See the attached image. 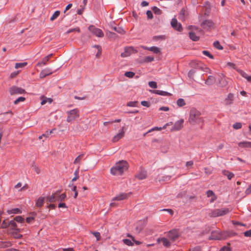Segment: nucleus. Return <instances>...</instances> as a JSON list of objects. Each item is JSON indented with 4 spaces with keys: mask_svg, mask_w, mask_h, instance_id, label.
Returning <instances> with one entry per match:
<instances>
[{
    "mask_svg": "<svg viewBox=\"0 0 251 251\" xmlns=\"http://www.w3.org/2000/svg\"><path fill=\"white\" fill-rule=\"evenodd\" d=\"M201 112L195 108H192L190 110L188 121L190 125H199L203 123L204 120L201 117Z\"/></svg>",
    "mask_w": 251,
    "mask_h": 251,
    "instance_id": "nucleus-1",
    "label": "nucleus"
},
{
    "mask_svg": "<svg viewBox=\"0 0 251 251\" xmlns=\"http://www.w3.org/2000/svg\"><path fill=\"white\" fill-rule=\"evenodd\" d=\"M128 168L127 162L126 161L122 160L116 163L115 166L111 168L110 172L113 175H121L127 170Z\"/></svg>",
    "mask_w": 251,
    "mask_h": 251,
    "instance_id": "nucleus-2",
    "label": "nucleus"
},
{
    "mask_svg": "<svg viewBox=\"0 0 251 251\" xmlns=\"http://www.w3.org/2000/svg\"><path fill=\"white\" fill-rule=\"evenodd\" d=\"M190 29L192 30L189 32L190 38L194 41H198L200 39V36L203 33L202 30L198 27L193 26H191Z\"/></svg>",
    "mask_w": 251,
    "mask_h": 251,
    "instance_id": "nucleus-3",
    "label": "nucleus"
},
{
    "mask_svg": "<svg viewBox=\"0 0 251 251\" xmlns=\"http://www.w3.org/2000/svg\"><path fill=\"white\" fill-rule=\"evenodd\" d=\"M230 211V210L227 208L216 209L211 211L209 213V216L211 217L222 216L228 214Z\"/></svg>",
    "mask_w": 251,
    "mask_h": 251,
    "instance_id": "nucleus-4",
    "label": "nucleus"
},
{
    "mask_svg": "<svg viewBox=\"0 0 251 251\" xmlns=\"http://www.w3.org/2000/svg\"><path fill=\"white\" fill-rule=\"evenodd\" d=\"M68 115L67 121L69 123L71 122L79 117V110L75 108L66 112Z\"/></svg>",
    "mask_w": 251,
    "mask_h": 251,
    "instance_id": "nucleus-5",
    "label": "nucleus"
},
{
    "mask_svg": "<svg viewBox=\"0 0 251 251\" xmlns=\"http://www.w3.org/2000/svg\"><path fill=\"white\" fill-rule=\"evenodd\" d=\"M89 30L93 34L98 37H102L104 34L102 31L98 28H97L94 25H90L88 27Z\"/></svg>",
    "mask_w": 251,
    "mask_h": 251,
    "instance_id": "nucleus-6",
    "label": "nucleus"
},
{
    "mask_svg": "<svg viewBox=\"0 0 251 251\" xmlns=\"http://www.w3.org/2000/svg\"><path fill=\"white\" fill-rule=\"evenodd\" d=\"M184 120L181 119L176 122L171 129V132L179 131L183 127Z\"/></svg>",
    "mask_w": 251,
    "mask_h": 251,
    "instance_id": "nucleus-7",
    "label": "nucleus"
},
{
    "mask_svg": "<svg viewBox=\"0 0 251 251\" xmlns=\"http://www.w3.org/2000/svg\"><path fill=\"white\" fill-rule=\"evenodd\" d=\"M9 92L11 95L22 94L25 93L24 89L16 86H13L9 89Z\"/></svg>",
    "mask_w": 251,
    "mask_h": 251,
    "instance_id": "nucleus-8",
    "label": "nucleus"
},
{
    "mask_svg": "<svg viewBox=\"0 0 251 251\" xmlns=\"http://www.w3.org/2000/svg\"><path fill=\"white\" fill-rule=\"evenodd\" d=\"M136 52H137V50L132 47H126L125 49V51L121 54V56L122 57H126L130 56L132 53Z\"/></svg>",
    "mask_w": 251,
    "mask_h": 251,
    "instance_id": "nucleus-9",
    "label": "nucleus"
},
{
    "mask_svg": "<svg viewBox=\"0 0 251 251\" xmlns=\"http://www.w3.org/2000/svg\"><path fill=\"white\" fill-rule=\"evenodd\" d=\"M219 75L220 77L219 80V86L221 87H226L228 83V78L226 77L223 74H220Z\"/></svg>",
    "mask_w": 251,
    "mask_h": 251,
    "instance_id": "nucleus-10",
    "label": "nucleus"
},
{
    "mask_svg": "<svg viewBox=\"0 0 251 251\" xmlns=\"http://www.w3.org/2000/svg\"><path fill=\"white\" fill-rule=\"evenodd\" d=\"M171 24L175 29L178 31H181L182 30L181 25L177 22L176 19L173 18L171 21Z\"/></svg>",
    "mask_w": 251,
    "mask_h": 251,
    "instance_id": "nucleus-11",
    "label": "nucleus"
},
{
    "mask_svg": "<svg viewBox=\"0 0 251 251\" xmlns=\"http://www.w3.org/2000/svg\"><path fill=\"white\" fill-rule=\"evenodd\" d=\"M201 27L206 30H210L214 26L213 23L210 20H205L201 24Z\"/></svg>",
    "mask_w": 251,
    "mask_h": 251,
    "instance_id": "nucleus-12",
    "label": "nucleus"
},
{
    "mask_svg": "<svg viewBox=\"0 0 251 251\" xmlns=\"http://www.w3.org/2000/svg\"><path fill=\"white\" fill-rule=\"evenodd\" d=\"M168 237L172 240L175 241L177 239L179 236L177 230L173 229L170 231L167 234Z\"/></svg>",
    "mask_w": 251,
    "mask_h": 251,
    "instance_id": "nucleus-13",
    "label": "nucleus"
},
{
    "mask_svg": "<svg viewBox=\"0 0 251 251\" xmlns=\"http://www.w3.org/2000/svg\"><path fill=\"white\" fill-rule=\"evenodd\" d=\"M61 191H57L55 193L52 194L51 196L47 198V201L49 202H54L57 201V197L60 194Z\"/></svg>",
    "mask_w": 251,
    "mask_h": 251,
    "instance_id": "nucleus-14",
    "label": "nucleus"
},
{
    "mask_svg": "<svg viewBox=\"0 0 251 251\" xmlns=\"http://www.w3.org/2000/svg\"><path fill=\"white\" fill-rule=\"evenodd\" d=\"M131 195V193H121L113 198L112 201H122L127 199Z\"/></svg>",
    "mask_w": 251,
    "mask_h": 251,
    "instance_id": "nucleus-15",
    "label": "nucleus"
},
{
    "mask_svg": "<svg viewBox=\"0 0 251 251\" xmlns=\"http://www.w3.org/2000/svg\"><path fill=\"white\" fill-rule=\"evenodd\" d=\"M222 235L219 231H214L211 232L210 237L211 239L220 240L222 239Z\"/></svg>",
    "mask_w": 251,
    "mask_h": 251,
    "instance_id": "nucleus-16",
    "label": "nucleus"
},
{
    "mask_svg": "<svg viewBox=\"0 0 251 251\" xmlns=\"http://www.w3.org/2000/svg\"><path fill=\"white\" fill-rule=\"evenodd\" d=\"M150 91L152 93H154V94H157V95H161V96H172V94L171 93H168L167 92L161 91V90H151Z\"/></svg>",
    "mask_w": 251,
    "mask_h": 251,
    "instance_id": "nucleus-17",
    "label": "nucleus"
},
{
    "mask_svg": "<svg viewBox=\"0 0 251 251\" xmlns=\"http://www.w3.org/2000/svg\"><path fill=\"white\" fill-rule=\"evenodd\" d=\"M125 132L123 130V128L120 131L119 133H118L116 135H115L112 139V141L113 142H116L119 140L123 138L124 136Z\"/></svg>",
    "mask_w": 251,
    "mask_h": 251,
    "instance_id": "nucleus-18",
    "label": "nucleus"
},
{
    "mask_svg": "<svg viewBox=\"0 0 251 251\" xmlns=\"http://www.w3.org/2000/svg\"><path fill=\"white\" fill-rule=\"evenodd\" d=\"M157 241L159 243L162 242L163 245L166 247H169L171 245V243L169 241L164 237L158 238Z\"/></svg>",
    "mask_w": 251,
    "mask_h": 251,
    "instance_id": "nucleus-19",
    "label": "nucleus"
},
{
    "mask_svg": "<svg viewBox=\"0 0 251 251\" xmlns=\"http://www.w3.org/2000/svg\"><path fill=\"white\" fill-rule=\"evenodd\" d=\"M136 177L140 180L145 179L147 177V172L142 170L136 175Z\"/></svg>",
    "mask_w": 251,
    "mask_h": 251,
    "instance_id": "nucleus-20",
    "label": "nucleus"
},
{
    "mask_svg": "<svg viewBox=\"0 0 251 251\" xmlns=\"http://www.w3.org/2000/svg\"><path fill=\"white\" fill-rule=\"evenodd\" d=\"M207 197H211L210 202H212L215 201L217 197L214 193L212 190H208L206 192Z\"/></svg>",
    "mask_w": 251,
    "mask_h": 251,
    "instance_id": "nucleus-21",
    "label": "nucleus"
},
{
    "mask_svg": "<svg viewBox=\"0 0 251 251\" xmlns=\"http://www.w3.org/2000/svg\"><path fill=\"white\" fill-rule=\"evenodd\" d=\"M237 71L240 73V74L245 79L247 80L248 82H251V76L248 75L246 73L241 70H237Z\"/></svg>",
    "mask_w": 251,
    "mask_h": 251,
    "instance_id": "nucleus-22",
    "label": "nucleus"
},
{
    "mask_svg": "<svg viewBox=\"0 0 251 251\" xmlns=\"http://www.w3.org/2000/svg\"><path fill=\"white\" fill-rule=\"evenodd\" d=\"M238 146L242 148H251V142H242L238 143Z\"/></svg>",
    "mask_w": 251,
    "mask_h": 251,
    "instance_id": "nucleus-23",
    "label": "nucleus"
},
{
    "mask_svg": "<svg viewBox=\"0 0 251 251\" xmlns=\"http://www.w3.org/2000/svg\"><path fill=\"white\" fill-rule=\"evenodd\" d=\"M233 99V95L229 93L228 94L227 98L225 100V102L226 104H230L232 102Z\"/></svg>",
    "mask_w": 251,
    "mask_h": 251,
    "instance_id": "nucleus-24",
    "label": "nucleus"
},
{
    "mask_svg": "<svg viewBox=\"0 0 251 251\" xmlns=\"http://www.w3.org/2000/svg\"><path fill=\"white\" fill-rule=\"evenodd\" d=\"M222 173L224 176H226L229 180H230L234 176L232 173L226 170H223Z\"/></svg>",
    "mask_w": 251,
    "mask_h": 251,
    "instance_id": "nucleus-25",
    "label": "nucleus"
},
{
    "mask_svg": "<svg viewBox=\"0 0 251 251\" xmlns=\"http://www.w3.org/2000/svg\"><path fill=\"white\" fill-rule=\"evenodd\" d=\"M215 81V79L214 77L209 75L208 76L207 79L206 80L205 83L207 85H212Z\"/></svg>",
    "mask_w": 251,
    "mask_h": 251,
    "instance_id": "nucleus-26",
    "label": "nucleus"
},
{
    "mask_svg": "<svg viewBox=\"0 0 251 251\" xmlns=\"http://www.w3.org/2000/svg\"><path fill=\"white\" fill-rule=\"evenodd\" d=\"M44 202V198L40 197L36 201V205L37 207H41Z\"/></svg>",
    "mask_w": 251,
    "mask_h": 251,
    "instance_id": "nucleus-27",
    "label": "nucleus"
},
{
    "mask_svg": "<svg viewBox=\"0 0 251 251\" xmlns=\"http://www.w3.org/2000/svg\"><path fill=\"white\" fill-rule=\"evenodd\" d=\"M9 226H11V228L14 230L19 231V229L17 228V224L14 221H11L8 223Z\"/></svg>",
    "mask_w": 251,
    "mask_h": 251,
    "instance_id": "nucleus-28",
    "label": "nucleus"
},
{
    "mask_svg": "<svg viewBox=\"0 0 251 251\" xmlns=\"http://www.w3.org/2000/svg\"><path fill=\"white\" fill-rule=\"evenodd\" d=\"M177 105L179 107H182L186 105V102L183 99L180 98L177 100L176 101Z\"/></svg>",
    "mask_w": 251,
    "mask_h": 251,
    "instance_id": "nucleus-29",
    "label": "nucleus"
},
{
    "mask_svg": "<svg viewBox=\"0 0 251 251\" xmlns=\"http://www.w3.org/2000/svg\"><path fill=\"white\" fill-rule=\"evenodd\" d=\"M150 51L154 53H158L160 52V49L157 47L153 46L150 48Z\"/></svg>",
    "mask_w": 251,
    "mask_h": 251,
    "instance_id": "nucleus-30",
    "label": "nucleus"
},
{
    "mask_svg": "<svg viewBox=\"0 0 251 251\" xmlns=\"http://www.w3.org/2000/svg\"><path fill=\"white\" fill-rule=\"evenodd\" d=\"M7 213L9 214H18V213H21V211L19 208H14V209H11V210H8L7 211Z\"/></svg>",
    "mask_w": 251,
    "mask_h": 251,
    "instance_id": "nucleus-31",
    "label": "nucleus"
},
{
    "mask_svg": "<svg viewBox=\"0 0 251 251\" xmlns=\"http://www.w3.org/2000/svg\"><path fill=\"white\" fill-rule=\"evenodd\" d=\"M60 11H56L50 18L51 21H53L60 15Z\"/></svg>",
    "mask_w": 251,
    "mask_h": 251,
    "instance_id": "nucleus-32",
    "label": "nucleus"
},
{
    "mask_svg": "<svg viewBox=\"0 0 251 251\" xmlns=\"http://www.w3.org/2000/svg\"><path fill=\"white\" fill-rule=\"evenodd\" d=\"M49 60V59L48 58V57L46 56L44 58H43L41 62L38 63L37 65L39 66H41L42 65H45L46 64Z\"/></svg>",
    "mask_w": 251,
    "mask_h": 251,
    "instance_id": "nucleus-33",
    "label": "nucleus"
},
{
    "mask_svg": "<svg viewBox=\"0 0 251 251\" xmlns=\"http://www.w3.org/2000/svg\"><path fill=\"white\" fill-rule=\"evenodd\" d=\"M84 156L83 154H81L79 155L75 160L74 163V164H79Z\"/></svg>",
    "mask_w": 251,
    "mask_h": 251,
    "instance_id": "nucleus-34",
    "label": "nucleus"
},
{
    "mask_svg": "<svg viewBox=\"0 0 251 251\" xmlns=\"http://www.w3.org/2000/svg\"><path fill=\"white\" fill-rule=\"evenodd\" d=\"M79 166H78L77 169L75 171L74 173L75 177L72 179V181H76L79 177L78 173H79Z\"/></svg>",
    "mask_w": 251,
    "mask_h": 251,
    "instance_id": "nucleus-35",
    "label": "nucleus"
},
{
    "mask_svg": "<svg viewBox=\"0 0 251 251\" xmlns=\"http://www.w3.org/2000/svg\"><path fill=\"white\" fill-rule=\"evenodd\" d=\"M27 64V62H23V63H16L15 64V68L16 69H18V68H23L24 67H25V66H26Z\"/></svg>",
    "mask_w": 251,
    "mask_h": 251,
    "instance_id": "nucleus-36",
    "label": "nucleus"
},
{
    "mask_svg": "<svg viewBox=\"0 0 251 251\" xmlns=\"http://www.w3.org/2000/svg\"><path fill=\"white\" fill-rule=\"evenodd\" d=\"M94 47L97 48V49H98V51L96 54V57L98 58H99L101 53V51H102L101 48L100 46L99 45H95L94 46Z\"/></svg>",
    "mask_w": 251,
    "mask_h": 251,
    "instance_id": "nucleus-37",
    "label": "nucleus"
},
{
    "mask_svg": "<svg viewBox=\"0 0 251 251\" xmlns=\"http://www.w3.org/2000/svg\"><path fill=\"white\" fill-rule=\"evenodd\" d=\"M186 11L184 9H182L179 15V18L182 20H184L185 18Z\"/></svg>",
    "mask_w": 251,
    "mask_h": 251,
    "instance_id": "nucleus-38",
    "label": "nucleus"
},
{
    "mask_svg": "<svg viewBox=\"0 0 251 251\" xmlns=\"http://www.w3.org/2000/svg\"><path fill=\"white\" fill-rule=\"evenodd\" d=\"M113 29H114L115 31L121 34H124L125 33V31L121 27H113Z\"/></svg>",
    "mask_w": 251,
    "mask_h": 251,
    "instance_id": "nucleus-39",
    "label": "nucleus"
},
{
    "mask_svg": "<svg viewBox=\"0 0 251 251\" xmlns=\"http://www.w3.org/2000/svg\"><path fill=\"white\" fill-rule=\"evenodd\" d=\"M66 198V195L65 193L62 194L60 195H58L57 197V201H64Z\"/></svg>",
    "mask_w": 251,
    "mask_h": 251,
    "instance_id": "nucleus-40",
    "label": "nucleus"
},
{
    "mask_svg": "<svg viewBox=\"0 0 251 251\" xmlns=\"http://www.w3.org/2000/svg\"><path fill=\"white\" fill-rule=\"evenodd\" d=\"M153 60H154V57H152V56H146L144 59V61L145 62H150L153 61Z\"/></svg>",
    "mask_w": 251,
    "mask_h": 251,
    "instance_id": "nucleus-41",
    "label": "nucleus"
},
{
    "mask_svg": "<svg viewBox=\"0 0 251 251\" xmlns=\"http://www.w3.org/2000/svg\"><path fill=\"white\" fill-rule=\"evenodd\" d=\"M135 75V73L132 72H126L125 74V75L129 78H132Z\"/></svg>",
    "mask_w": 251,
    "mask_h": 251,
    "instance_id": "nucleus-42",
    "label": "nucleus"
},
{
    "mask_svg": "<svg viewBox=\"0 0 251 251\" xmlns=\"http://www.w3.org/2000/svg\"><path fill=\"white\" fill-rule=\"evenodd\" d=\"M25 98L24 97H19V98H18L17 99H16L14 102V103L15 104H17L18 103H19L20 102H23V101H24L25 100Z\"/></svg>",
    "mask_w": 251,
    "mask_h": 251,
    "instance_id": "nucleus-43",
    "label": "nucleus"
},
{
    "mask_svg": "<svg viewBox=\"0 0 251 251\" xmlns=\"http://www.w3.org/2000/svg\"><path fill=\"white\" fill-rule=\"evenodd\" d=\"M152 10L155 14L160 15L162 13L161 10L155 6L152 8Z\"/></svg>",
    "mask_w": 251,
    "mask_h": 251,
    "instance_id": "nucleus-44",
    "label": "nucleus"
},
{
    "mask_svg": "<svg viewBox=\"0 0 251 251\" xmlns=\"http://www.w3.org/2000/svg\"><path fill=\"white\" fill-rule=\"evenodd\" d=\"M214 46L217 49L222 50L223 47L220 45L219 41H216L213 44Z\"/></svg>",
    "mask_w": 251,
    "mask_h": 251,
    "instance_id": "nucleus-45",
    "label": "nucleus"
},
{
    "mask_svg": "<svg viewBox=\"0 0 251 251\" xmlns=\"http://www.w3.org/2000/svg\"><path fill=\"white\" fill-rule=\"evenodd\" d=\"M124 244H126L128 246H133V243L131 242V241L128 239H125L123 240Z\"/></svg>",
    "mask_w": 251,
    "mask_h": 251,
    "instance_id": "nucleus-46",
    "label": "nucleus"
},
{
    "mask_svg": "<svg viewBox=\"0 0 251 251\" xmlns=\"http://www.w3.org/2000/svg\"><path fill=\"white\" fill-rule=\"evenodd\" d=\"M149 85L152 88H156L157 87V83L155 81H150L149 82Z\"/></svg>",
    "mask_w": 251,
    "mask_h": 251,
    "instance_id": "nucleus-47",
    "label": "nucleus"
},
{
    "mask_svg": "<svg viewBox=\"0 0 251 251\" xmlns=\"http://www.w3.org/2000/svg\"><path fill=\"white\" fill-rule=\"evenodd\" d=\"M80 28L79 27H76V28H71V29H70L69 30H68L67 31V33L69 34V33H70L72 32H74V31H77L78 32H80Z\"/></svg>",
    "mask_w": 251,
    "mask_h": 251,
    "instance_id": "nucleus-48",
    "label": "nucleus"
},
{
    "mask_svg": "<svg viewBox=\"0 0 251 251\" xmlns=\"http://www.w3.org/2000/svg\"><path fill=\"white\" fill-rule=\"evenodd\" d=\"M45 72H46V70H44L40 73V78H44L46 76L51 74V73H45Z\"/></svg>",
    "mask_w": 251,
    "mask_h": 251,
    "instance_id": "nucleus-49",
    "label": "nucleus"
},
{
    "mask_svg": "<svg viewBox=\"0 0 251 251\" xmlns=\"http://www.w3.org/2000/svg\"><path fill=\"white\" fill-rule=\"evenodd\" d=\"M15 231L13 232V236L15 238H21L22 237L21 234L18 233L20 232V230L19 231L15 230Z\"/></svg>",
    "mask_w": 251,
    "mask_h": 251,
    "instance_id": "nucleus-50",
    "label": "nucleus"
},
{
    "mask_svg": "<svg viewBox=\"0 0 251 251\" xmlns=\"http://www.w3.org/2000/svg\"><path fill=\"white\" fill-rule=\"evenodd\" d=\"M202 53H203V54H204L206 56H208L211 59H213L214 58V56L212 54H211L210 53V52L209 51H208L203 50L202 51Z\"/></svg>",
    "mask_w": 251,
    "mask_h": 251,
    "instance_id": "nucleus-51",
    "label": "nucleus"
},
{
    "mask_svg": "<svg viewBox=\"0 0 251 251\" xmlns=\"http://www.w3.org/2000/svg\"><path fill=\"white\" fill-rule=\"evenodd\" d=\"M241 127L242 124L240 123H236L233 125V127L236 129H240Z\"/></svg>",
    "mask_w": 251,
    "mask_h": 251,
    "instance_id": "nucleus-52",
    "label": "nucleus"
},
{
    "mask_svg": "<svg viewBox=\"0 0 251 251\" xmlns=\"http://www.w3.org/2000/svg\"><path fill=\"white\" fill-rule=\"evenodd\" d=\"M137 101H130L127 103V106L130 107H135L136 106Z\"/></svg>",
    "mask_w": 251,
    "mask_h": 251,
    "instance_id": "nucleus-53",
    "label": "nucleus"
},
{
    "mask_svg": "<svg viewBox=\"0 0 251 251\" xmlns=\"http://www.w3.org/2000/svg\"><path fill=\"white\" fill-rule=\"evenodd\" d=\"M146 14H147V17H148V19H152V18H153V15H152V12L150 10H148L146 12Z\"/></svg>",
    "mask_w": 251,
    "mask_h": 251,
    "instance_id": "nucleus-54",
    "label": "nucleus"
},
{
    "mask_svg": "<svg viewBox=\"0 0 251 251\" xmlns=\"http://www.w3.org/2000/svg\"><path fill=\"white\" fill-rule=\"evenodd\" d=\"M15 220L17 222L22 223L24 221V218L21 216H18L15 217Z\"/></svg>",
    "mask_w": 251,
    "mask_h": 251,
    "instance_id": "nucleus-55",
    "label": "nucleus"
},
{
    "mask_svg": "<svg viewBox=\"0 0 251 251\" xmlns=\"http://www.w3.org/2000/svg\"><path fill=\"white\" fill-rule=\"evenodd\" d=\"M127 236L131 238L132 239V240L135 242V244L137 245H140L141 244V242H140V241H136L134 237L131 235H129V234H128L127 235Z\"/></svg>",
    "mask_w": 251,
    "mask_h": 251,
    "instance_id": "nucleus-56",
    "label": "nucleus"
},
{
    "mask_svg": "<svg viewBox=\"0 0 251 251\" xmlns=\"http://www.w3.org/2000/svg\"><path fill=\"white\" fill-rule=\"evenodd\" d=\"M8 226H9L8 223H7L5 220H3L1 226V228H5Z\"/></svg>",
    "mask_w": 251,
    "mask_h": 251,
    "instance_id": "nucleus-57",
    "label": "nucleus"
},
{
    "mask_svg": "<svg viewBox=\"0 0 251 251\" xmlns=\"http://www.w3.org/2000/svg\"><path fill=\"white\" fill-rule=\"evenodd\" d=\"M92 233L97 238V241L100 239V235L99 232H94Z\"/></svg>",
    "mask_w": 251,
    "mask_h": 251,
    "instance_id": "nucleus-58",
    "label": "nucleus"
},
{
    "mask_svg": "<svg viewBox=\"0 0 251 251\" xmlns=\"http://www.w3.org/2000/svg\"><path fill=\"white\" fill-rule=\"evenodd\" d=\"M141 103L144 106H146L147 107H149L150 106V103L147 101H142Z\"/></svg>",
    "mask_w": 251,
    "mask_h": 251,
    "instance_id": "nucleus-59",
    "label": "nucleus"
},
{
    "mask_svg": "<svg viewBox=\"0 0 251 251\" xmlns=\"http://www.w3.org/2000/svg\"><path fill=\"white\" fill-rule=\"evenodd\" d=\"M245 193L246 195H250L251 194V184L249 185L248 188L246 190Z\"/></svg>",
    "mask_w": 251,
    "mask_h": 251,
    "instance_id": "nucleus-60",
    "label": "nucleus"
},
{
    "mask_svg": "<svg viewBox=\"0 0 251 251\" xmlns=\"http://www.w3.org/2000/svg\"><path fill=\"white\" fill-rule=\"evenodd\" d=\"M244 235L246 237H251V229L245 231L244 233Z\"/></svg>",
    "mask_w": 251,
    "mask_h": 251,
    "instance_id": "nucleus-61",
    "label": "nucleus"
},
{
    "mask_svg": "<svg viewBox=\"0 0 251 251\" xmlns=\"http://www.w3.org/2000/svg\"><path fill=\"white\" fill-rule=\"evenodd\" d=\"M195 73V71L194 70H190L188 73V76L190 77H192Z\"/></svg>",
    "mask_w": 251,
    "mask_h": 251,
    "instance_id": "nucleus-62",
    "label": "nucleus"
},
{
    "mask_svg": "<svg viewBox=\"0 0 251 251\" xmlns=\"http://www.w3.org/2000/svg\"><path fill=\"white\" fill-rule=\"evenodd\" d=\"M220 251H231V250L229 247H224L220 250Z\"/></svg>",
    "mask_w": 251,
    "mask_h": 251,
    "instance_id": "nucleus-63",
    "label": "nucleus"
},
{
    "mask_svg": "<svg viewBox=\"0 0 251 251\" xmlns=\"http://www.w3.org/2000/svg\"><path fill=\"white\" fill-rule=\"evenodd\" d=\"M193 165V162L192 161H187L186 163V166L187 167H191Z\"/></svg>",
    "mask_w": 251,
    "mask_h": 251,
    "instance_id": "nucleus-64",
    "label": "nucleus"
}]
</instances>
